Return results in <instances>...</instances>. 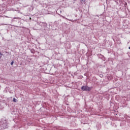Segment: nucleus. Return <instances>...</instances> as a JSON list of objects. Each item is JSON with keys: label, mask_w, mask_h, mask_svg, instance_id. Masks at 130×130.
Instances as JSON below:
<instances>
[{"label": "nucleus", "mask_w": 130, "mask_h": 130, "mask_svg": "<svg viewBox=\"0 0 130 130\" xmlns=\"http://www.w3.org/2000/svg\"><path fill=\"white\" fill-rule=\"evenodd\" d=\"M82 91H91V87H89L87 86H83L81 87Z\"/></svg>", "instance_id": "1"}, {"label": "nucleus", "mask_w": 130, "mask_h": 130, "mask_svg": "<svg viewBox=\"0 0 130 130\" xmlns=\"http://www.w3.org/2000/svg\"><path fill=\"white\" fill-rule=\"evenodd\" d=\"M2 56H3V54L0 52V59L2 58Z\"/></svg>", "instance_id": "2"}, {"label": "nucleus", "mask_w": 130, "mask_h": 130, "mask_svg": "<svg viewBox=\"0 0 130 130\" xmlns=\"http://www.w3.org/2000/svg\"><path fill=\"white\" fill-rule=\"evenodd\" d=\"M13 102H17V99L14 98V99H13Z\"/></svg>", "instance_id": "3"}, {"label": "nucleus", "mask_w": 130, "mask_h": 130, "mask_svg": "<svg viewBox=\"0 0 130 130\" xmlns=\"http://www.w3.org/2000/svg\"><path fill=\"white\" fill-rule=\"evenodd\" d=\"M11 66H13L14 64V61H12L11 63Z\"/></svg>", "instance_id": "4"}, {"label": "nucleus", "mask_w": 130, "mask_h": 130, "mask_svg": "<svg viewBox=\"0 0 130 130\" xmlns=\"http://www.w3.org/2000/svg\"><path fill=\"white\" fill-rule=\"evenodd\" d=\"M80 1H81V2H83L84 1V0H80Z\"/></svg>", "instance_id": "5"}, {"label": "nucleus", "mask_w": 130, "mask_h": 130, "mask_svg": "<svg viewBox=\"0 0 130 130\" xmlns=\"http://www.w3.org/2000/svg\"><path fill=\"white\" fill-rule=\"evenodd\" d=\"M129 48V49H130V47H129V48Z\"/></svg>", "instance_id": "6"}]
</instances>
